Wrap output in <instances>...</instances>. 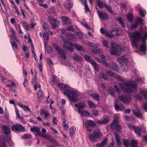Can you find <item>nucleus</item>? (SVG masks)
<instances>
[{"label": "nucleus", "instance_id": "a19ab883", "mask_svg": "<svg viewBox=\"0 0 147 147\" xmlns=\"http://www.w3.org/2000/svg\"><path fill=\"white\" fill-rule=\"evenodd\" d=\"M104 6L105 7L106 9L111 14H113L114 13V12L112 9L111 7L108 6L105 3L104 4Z\"/></svg>", "mask_w": 147, "mask_h": 147}, {"label": "nucleus", "instance_id": "e2e57ef3", "mask_svg": "<svg viewBox=\"0 0 147 147\" xmlns=\"http://www.w3.org/2000/svg\"><path fill=\"white\" fill-rule=\"evenodd\" d=\"M23 27L24 28L27 30H29V26L27 23L26 22H25L23 23Z\"/></svg>", "mask_w": 147, "mask_h": 147}, {"label": "nucleus", "instance_id": "b1692460", "mask_svg": "<svg viewBox=\"0 0 147 147\" xmlns=\"http://www.w3.org/2000/svg\"><path fill=\"white\" fill-rule=\"evenodd\" d=\"M63 22L65 25L69 24L71 23V20L69 19V17L63 16L62 18Z\"/></svg>", "mask_w": 147, "mask_h": 147}, {"label": "nucleus", "instance_id": "e433bc0d", "mask_svg": "<svg viewBox=\"0 0 147 147\" xmlns=\"http://www.w3.org/2000/svg\"><path fill=\"white\" fill-rule=\"evenodd\" d=\"M18 105L21 108H22L24 111H28L29 112H31L30 109L28 107H27L25 105H23L21 104H19Z\"/></svg>", "mask_w": 147, "mask_h": 147}, {"label": "nucleus", "instance_id": "5701e85b", "mask_svg": "<svg viewBox=\"0 0 147 147\" xmlns=\"http://www.w3.org/2000/svg\"><path fill=\"white\" fill-rule=\"evenodd\" d=\"M132 112L138 118L141 119H142V115L140 113L139 109H138L136 110H133L132 111Z\"/></svg>", "mask_w": 147, "mask_h": 147}, {"label": "nucleus", "instance_id": "680f3d73", "mask_svg": "<svg viewBox=\"0 0 147 147\" xmlns=\"http://www.w3.org/2000/svg\"><path fill=\"white\" fill-rule=\"evenodd\" d=\"M114 135L115 136L116 142L120 141L119 136L116 134H115Z\"/></svg>", "mask_w": 147, "mask_h": 147}, {"label": "nucleus", "instance_id": "37998d69", "mask_svg": "<svg viewBox=\"0 0 147 147\" xmlns=\"http://www.w3.org/2000/svg\"><path fill=\"white\" fill-rule=\"evenodd\" d=\"M83 4L85 7V12H86L88 11L90 12V10L89 8V7L87 4V1L86 0H85L84 3H83Z\"/></svg>", "mask_w": 147, "mask_h": 147}, {"label": "nucleus", "instance_id": "f257e3e1", "mask_svg": "<svg viewBox=\"0 0 147 147\" xmlns=\"http://www.w3.org/2000/svg\"><path fill=\"white\" fill-rule=\"evenodd\" d=\"M140 32L135 31L130 35V41L134 48L137 49L139 51L144 54L147 51V46L146 40H147V31L140 29Z\"/></svg>", "mask_w": 147, "mask_h": 147}, {"label": "nucleus", "instance_id": "9b49d317", "mask_svg": "<svg viewBox=\"0 0 147 147\" xmlns=\"http://www.w3.org/2000/svg\"><path fill=\"white\" fill-rule=\"evenodd\" d=\"M96 125V123L91 120H87L85 123L86 127L88 131L90 132H91L92 129V128L91 127L95 126Z\"/></svg>", "mask_w": 147, "mask_h": 147}, {"label": "nucleus", "instance_id": "2f4dec72", "mask_svg": "<svg viewBox=\"0 0 147 147\" xmlns=\"http://www.w3.org/2000/svg\"><path fill=\"white\" fill-rule=\"evenodd\" d=\"M135 133H136L139 136H140L141 134V129L138 126H136L134 130Z\"/></svg>", "mask_w": 147, "mask_h": 147}, {"label": "nucleus", "instance_id": "6e6552de", "mask_svg": "<svg viewBox=\"0 0 147 147\" xmlns=\"http://www.w3.org/2000/svg\"><path fill=\"white\" fill-rule=\"evenodd\" d=\"M117 60L120 63L122 64L123 63H125V65H123L122 68L123 71L125 72L127 71L128 69L126 64V62L128 61V59L125 57V56L123 55L119 57H118L117 59Z\"/></svg>", "mask_w": 147, "mask_h": 147}, {"label": "nucleus", "instance_id": "bf43d9fd", "mask_svg": "<svg viewBox=\"0 0 147 147\" xmlns=\"http://www.w3.org/2000/svg\"><path fill=\"white\" fill-rule=\"evenodd\" d=\"M138 25V23L137 22H134V24H132L131 26L132 29L136 28Z\"/></svg>", "mask_w": 147, "mask_h": 147}, {"label": "nucleus", "instance_id": "20e7f679", "mask_svg": "<svg viewBox=\"0 0 147 147\" xmlns=\"http://www.w3.org/2000/svg\"><path fill=\"white\" fill-rule=\"evenodd\" d=\"M63 46L66 50L70 52H72L74 51V49L73 47H75L78 51L83 52L85 51L82 46L79 45H78L76 43H71L67 40L64 41Z\"/></svg>", "mask_w": 147, "mask_h": 147}, {"label": "nucleus", "instance_id": "9d476101", "mask_svg": "<svg viewBox=\"0 0 147 147\" xmlns=\"http://www.w3.org/2000/svg\"><path fill=\"white\" fill-rule=\"evenodd\" d=\"M114 86L115 88L111 87H110L108 89V91L109 94L115 98L116 96L115 92H117L119 94H120L121 91L117 85H114Z\"/></svg>", "mask_w": 147, "mask_h": 147}, {"label": "nucleus", "instance_id": "bb28decb", "mask_svg": "<svg viewBox=\"0 0 147 147\" xmlns=\"http://www.w3.org/2000/svg\"><path fill=\"white\" fill-rule=\"evenodd\" d=\"M37 98L39 100L40 98H43V96H44V94L42 90H40L37 91Z\"/></svg>", "mask_w": 147, "mask_h": 147}, {"label": "nucleus", "instance_id": "c85d7f7f", "mask_svg": "<svg viewBox=\"0 0 147 147\" xmlns=\"http://www.w3.org/2000/svg\"><path fill=\"white\" fill-rule=\"evenodd\" d=\"M48 140L50 142L54 144L56 146L59 147V146H61L57 142L55 139L53 138L52 136H50Z\"/></svg>", "mask_w": 147, "mask_h": 147}, {"label": "nucleus", "instance_id": "052dcab7", "mask_svg": "<svg viewBox=\"0 0 147 147\" xmlns=\"http://www.w3.org/2000/svg\"><path fill=\"white\" fill-rule=\"evenodd\" d=\"M138 10L139 11V12L140 15L142 16H144V11L143 10H142L141 7H139L138 8Z\"/></svg>", "mask_w": 147, "mask_h": 147}, {"label": "nucleus", "instance_id": "774afa93", "mask_svg": "<svg viewBox=\"0 0 147 147\" xmlns=\"http://www.w3.org/2000/svg\"><path fill=\"white\" fill-rule=\"evenodd\" d=\"M143 108L145 111L147 112V102L144 104L143 105Z\"/></svg>", "mask_w": 147, "mask_h": 147}, {"label": "nucleus", "instance_id": "de8ad7c7", "mask_svg": "<svg viewBox=\"0 0 147 147\" xmlns=\"http://www.w3.org/2000/svg\"><path fill=\"white\" fill-rule=\"evenodd\" d=\"M141 93L144 96L145 99L147 100V90H142L141 91Z\"/></svg>", "mask_w": 147, "mask_h": 147}, {"label": "nucleus", "instance_id": "1a4fd4ad", "mask_svg": "<svg viewBox=\"0 0 147 147\" xmlns=\"http://www.w3.org/2000/svg\"><path fill=\"white\" fill-rule=\"evenodd\" d=\"M11 129L13 131L18 133L24 132L26 131L25 127L20 124L13 125L11 127Z\"/></svg>", "mask_w": 147, "mask_h": 147}, {"label": "nucleus", "instance_id": "c756f323", "mask_svg": "<svg viewBox=\"0 0 147 147\" xmlns=\"http://www.w3.org/2000/svg\"><path fill=\"white\" fill-rule=\"evenodd\" d=\"M110 69L117 72L119 71L117 65L115 63H111Z\"/></svg>", "mask_w": 147, "mask_h": 147}, {"label": "nucleus", "instance_id": "6e6d98bb", "mask_svg": "<svg viewBox=\"0 0 147 147\" xmlns=\"http://www.w3.org/2000/svg\"><path fill=\"white\" fill-rule=\"evenodd\" d=\"M88 105L90 108L94 107L95 106V105L90 100H88Z\"/></svg>", "mask_w": 147, "mask_h": 147}, {"label": "nucleus", "instance_id": "4c0bfd02", "mask_svg": "<svg viewBox=\"0 0 147 147\" xmlns=\"http://www.w3.org/2000/svg\"><path fill=\"white\" fill-rule=\"evenodd\" d=\"M105 3H103L100 0H98L97 1V5L98 6L100 9H102L104 6V4Z\"/></svg>", "mask_w": 147, "mask_h": 147}, {"label": "nucleus", "instance_id": "49530a36", "mask_svg": "<svg viewBox=\"0 0 147 147\" xmlns=\"http://www.w3.org/2000/svg\"><path fill=\"white\" fill-rule=\"evenodd\" d=\"M117 20L118 21L119 24L121 25L122 28H124L125 26L124 23V21L123 19L121 17H120L117 19Z\"/></svg>", "mask_w": 147, "mask_h": 147}, {"label": "nucleus", "instance_id": "8fccbe9b", "mask_svg": "<svg viewBox=\"0 0 147 147\" xmlns=\"http://www.w3.org/2000/svg\"><path fill=\"white\" fill-rule=\"evenodd\" d=\"M127 19L129 22H132L133 20V16L131 13L128 14L127 16Z\"/></svg>", "mask_w": 147, "mask_h": 147}, {"label": "nucleus", "instance_id": "338daca9", "mask_svg": "<svg viewBox=\"0 0 147 147\" xmlns=\"http://www.w3.org/2000/svg\"><path fill=\"white\" fill-rule=\"evenodd\" d=\"M1 80L3 82H4L5 83H7L8 81L7 79L4 76H3L1 77Z\"/></svg>", "mask_w": 147, "mask_h": 147}, {"label": "nucleus", "instance_id": "603ef678", "mask_svg": "<svg viewBox=\"0 0 147 147\" xmlns=\"http://www.w3.org/2000/svg\"><path fill=\"white\" fill-rule=\"evenodd\" d=\"M15 109L16 114V118H19V119H21V118L20 116V114L19 113L18 110L16 107H15Z\"/></svg>", "mask_w": 147, "mask_h": 147}, {"label": "nucleus", "instance_id": "423d86ee", "mask_svg": "<svg viewBox=\"0 0 147 147\" xmlns=\"http://www.w3.org/2000/svg\"><path fill=\"white\" fill-rule=\"evenodd\" d=\"M102 136V133L98 129H95L93 131V133L89 134L88 137L89 140L92 142H96Z\"/></svg>", "mask_w": 147, "mask_h": 147}, {"label": "nucleus", "instance_id": "a878e982", "mask_svg": "<svg viewBox=\"0 0 147 147\" xmlns=\"http://www.w3.org/2000/svg\"><path fill=\"white\" fill-rule=\"evenodd\" d=\"M73 6V3L69 0L67 1L66 2L65 5V8L69 10L71 9Z\"/></svg>", "mask_w": 147, "mask_h": 147}, {"label": "nucleus", "instance_id": "c9c22d12", "mask_svg": "<svg viewBox=\"0 0 147 147\" xmlns=\"http://www.w3.org/2000/svg\"><path fill=\"white\" fill-rule=\"evenodd\" d=\"M43 36L44 40V42L45 45L46 42H48L49 39V35L47 32H44L43 34Z\"/></svg>", "mask_w": 147, "mask_h": 147}, {"label": "nucleus", "instance_id": "7ed1b4c3", "mask_svg": "<svg viewBox=\"0 0 147 147\" xmlns=\"http://www.w3.org/2000/svg\"><path fill=\"white\" fill-rule=\"evenodd\" d=\"M118 79L122 83H119L120 86L122 89L125 92L127 93H132L133 92V90H137L138 88L136 82L132 81H124L123 78L119 77Z\"/></svg>", "mask_w": 147, "mask_h": 147}, {"label": "nucleus", "instance_id": "c03bdc74", "mask_svg": "<svg viewBox=\"0 0 147 147\" xmlns=\"http://www.w3.org/2000/svg\"><path fill=\"white\" fill-rule=\"evenodd\" d=\"M107 73L108 75H109L110 76L112 77L113 78H115L116 77V74L114 73L111 70H108L107 72Z\"/></svg>", "mask_w": 147, "mask_h": 147}, {"label": "nucleus", "instance_id": "ea45409f", "mask_svg": "<svg viewBox=\"0 0 147 147\" xmlns=\"http://www.w3.org/2000/svg\"><path fill=\"white\" fill-rule=\"evenodd\" d=\"M73 58L76 61H81L82 59V57L78 55L73 57Z\"/></svg>", "mask_w": 147, "mask_h": 147}, {"label": "nucleus", "instance_id": "39448f33", "mask_svg": "<svg viewBox=\"0 0 147 147\" xmlns=\"http://www.w3.org/2000/svg\"><path fill=\"white\" fill-rule=\"evenodd\" d=\"M111 49L110 52L111 55H118L124 51L122 47L113 42H111Z\"/></svg>", "mask_w": 147, "mask_h": 147}, {"label": "nucleus", "instance_id": "864d4df0", "mask_svg": "<svg viewBox=\"0 0 147 147\" xmlns=\"http://www.w3.org/2000/svg\"><path fill=\"white\" fill-rule=\"evenodd\" d=\"M60 109L61 111V113H62V115L63 116H64L65 115V113L66 111L64 107L63 106H61L60 107Z\"/></svg>", "mask_w": 147, "mask_h": 147}, {"label": "nucleus", "instance_id": "cd10ccee", "mask_svg": "<svg viewBox=\"0 0 147 147\" xmlns=\"http://www.w3.org/2000/svg\"><path fill=\"white\" fill-rule=\"evenodd\" d=\"M108 142L107 138H105L102 141L101 143H97L96 144V146L99 147H104Z\"/></svg>", "mask_w": 147, "mask_h": 147}, {"label": "nucleus", "instance_id": "393cba45", "mask_svg": "<svg viewBox=\"0 0 147 147\" xmlns=\"http://www.w3.org/2000/svg\"><path fill=\"white\" fill-rule=\"evenodd\" d=\"M74 106L78 109H83L86 107V105L85 103L80 102L79 103L78 105L75 104Z\"/></svg>", "mask_w": 147, "mask_h": 147}, {"label": "nucleus", "instance_id": "79ce46f5", "mask_svg": "<svg viewBox=\"0 0 147 147\" xmlns=\"http://www.w3.org/2000/svg\"><path fill=\"white\" fill-rule=\"evenodd\" d=\"M102 44L103 46L105 47L108 48L110 47L109 42L106 40H103Z\"/></svg>", "mask_w": 147, "mask_h": 147}, {"label": "nucleus", "instance_id": "412c9836", "mask_svg": "<svg viewBox=\"0 0 147 147\" xmlns=\"http://www.w3.org/2000/svg\"><path fill=\"white\" fill-rule=\"evenodd\" d=\"M40 114L41 115H45V118L46 119H48V118L49 117L50 114L49 111L47 110H45L43 109H41L40 110Z\"/></svg>", "mask_w": 147, "mask_h": 147}, {"label": "nucleus", "instance_id": "09e8293b", "mask_svg": "<svg viewBox=\"0 0 147 147\" xmlns=\"http://www.w3.org/2000/svg\"><path fill=\"white\" fill-rule=\"evenodd\" d=\"M31 136L30 134H25L22 136V138L25 139H29L31 138Z\"/></svg>", "mask_w": 147, "mask_h": 147}, {"label": "nucleus", "instance_id": "4468645a", "mask_svg": "<svg viewBox=\"0 0 147 147\" xmlns=\"http://www.w3.org/2000/svg\"><path fill=\"white\" fill-rule=\"evenodd\" d=\"M114 107L116 111H117L123 110L124 109V107L118 100H115V101Z\"/></svg>", "mask_w": 147, "mask_h": 147}, {"label": "nucleus", "instance_id": "aec40b11", "mask_svg": "<svg viewBox=\"0 0 147 147\" xmlns=\"http://www.w3.org/2000/svg\"><path fill=\"white\" fill-rule=\"evenodd\" d=\"M2 132L5 135L8 136L11 132L9 127L4 125L1 127Z\"/></svg>", "mask_w": 147, "mask_h": 147}, {"label": "nucleus", "instance_id": "f3484780", "mask_svg": "<svg viewBox=\"0 0 147 147\" xmlns=\"http://www.w3.org/2000/svg\"><path fill=\"white\" fill-rule=\"evenodd\" d=\"M50 24L52 26L53 28H55L57 27L56 23H59L60 22L59 21L57 20V19L54 18L53 17L49 18V19Z\"/></svg>", "mask_w": 147, "mask_h": 147}, {"label": "nucleus", "instance_id": "f8f14e48", "mask_svg": "<svg viewBox=\"0 0 147 147\" xmlns=\"http://www.w3.org/2000/svg\"><path fill=\"white\" fill-rule=\"evenodd\" d=\"M53 46L58 53L61 55L62 57L65 59H66V55L65 52L62 49L59 47L56 44H53Z\"/></svg>", "mask_w": 147, "mask_h": 147}, {"label": "nucleus", "instance_id": "5fc2aeb1", "mask_svg": "<svg viewBox=\"0 0 147 147\" xmlns=\"http://www.w3.org/2000/svg\"><path fill=\"white\" fill-rule=\"evenodd\" d=\"M89 115V113L86 110H83L82 111V116L86 117L88 116Z\"/></svg>", "mask_w": 147, "mask_h": 147}, {"label": "nucleus", "instance_id": "a211bd4d", "mask_svg": "<svg viewBox=\"0 0 147 147\" xmlns=\"http://www.w3.org/2000/svg\"><path fill=\"white\" fill-rule=\"evenodd\" d=\"M118 35V31L114 30L113 29H112L110 31H109L108 33L106 34V36L110 38H112L113 36Z\"/></svg>", "mask_w": 147, "mask_h": 147}, {"label": "nucleus", "instance_id": "6ab92c4d", "mask_svg": "<svg viewBox=\"0 0 147 147\" xmlns=\"http://www.w3.org/2000/svg\"><path fill=\"white\" fill-rule=\"evenodd\" d=\"M109 117L107 116H104L102 118V120L100 121L97 120L96 121V123L98 124H104L107 123L109 122Z\"/></svg>", "mask_w": 147, "mask_h": 147}, {"label": "nucleus", "instance_id": "f704fd0d", "mask_svg": "<svg viewBox=\"0 0 147 147\" xmlns=\"http://www.w3.org/2000/svg\"><path fill=\"white\" fill-rule=\"evenodd\" d=\"M138 143L134 140H132L130 142L131 147H138Z\"/></svg>", "mask_w": 147, "mask_h": 147}, {"label": "nucleus", "instance_id": "f03ea898", "mask_svg": "<svg viewBox=\"0 0 147 147\" xmlns=\"http://www.w3.org/2000/svg\"><path fill=\"white\" fill-rule=\"evenodd\" d=\"M57 85L61 89L64 91L63 94L68 97L70 101L75 102L78 101V98H76V92L71 91V87L68 85L61 83H57Z\"/></svg>", "mask_w": 147, "mask_h": 147}, {"label": "nucleus", "instance_id": "473e14b6", "mask_svg": "<svg viewBox=\"0 0 147 147\" xmlns=\"http://www.w3.org/2000/svg\"><path fill=\"white\" fill-rule=\"evenodd\" d=\"M91 64L93 66L94 69L95 70L97 71H99V66L95 61H92Z\"/></svg>", "mask_w": 147, "mask_h": 147}, {"label": "nucleus", "instance_id": "3c124183", "mask_svg": "<svg viewBox=\"0 0 147 147\" xmlns=\"http://www.w3.org/2000/svg\"><path fill=\"white\" fill-rule=\"evenodd\" d=\"M123 145L125 147H127L128 146H130V144L128 141H127L125 139L123 140Z\"/></svg>", "mask_w": 147, "mask_h": 147}, {"label": "nucleus", "instance_id": "a18cd8bd", "mask_svg": "<svg viewBox=\"0 0 147 147\" xmlns=\"http://www.w3.org/2000/svg\"><path fill=\"white\" fill-rule=\"evenodd\" d=\"M84 57L86 61L90 62L91 63L92 61H94V60L92 59L90 56L88 55H84Z\"/></svg>", "mask_w": 147, "mask_h": 147}, {"label": "nucleus", "instance_id": "0eeeda50", "mask_svg": "<svg viewBox=\"0 0 147 147\" xmlns=\"http://www.w3.org/2000/svg\"><path fill=\"white\" fill-rule=\"evenodd\" d=\"M110 127L112 131L115 130L116 131L121 133L122 131V127L118 124V121L114 119L110 125Z\"/></svg>", "mask_w": 147, "mask_h": 147}, {"label": "nucleus", "instance_id": "4be33fe9", "mask_svg": "<svg viewBox=\"0 0 147 147\" xmlns=\"http://www.w3.org/2000/svg\"><path fill=\"white\" fill-rule=\"evenodd\" d=\"M0 147H6V139L4 135L0 137Z\"/></svg>", "mask_w": 147, "mask_h": 147}, {"label": "nucleus", "instance_id": "0e129e2a", "mask_svg": "<svg viewBox=\"0 0 147 147\" xmlns=\"http://www.w3.org/2000/svg\"><path fill=\"white\" fill-rule=\"evenodd\" d=\"M127 126L130 129H132L134 130V128L136 127V126H135L131 124L130 123H128L127 125Z\"/></svg>", "mask_w": 147, "mask_h": 147}, {"label": "nucleus", "instance_id": "72a5a7b5", "mask_svg": "<svg viewBox=\"0 0 147 147\" xmlns=\"http://www.w3.org/2000/svg\"><path fill=\"white\" fill-rule=\"evenodd\" d=\"M90 95L93 98L94 100L97 101H98L100 99V97L98 94L93 93L91 94Z\"/></svg>", "mask_w": 147, "mask_h": 147}, {"label": "nucleus", "instance_id": "dca6fc26", "mask_svg": "<svg viewBox=\"0 0 147 147\" xmlns=\"http://www.w3.org/2000/svg\"><path fill=\"white\" fill-rule=\"evenodd\" d=\"M119 99L126 104L128 105L131 101V96L125 97L121 96L119 97Z\"/></svg>", "mask_w": 147, "mask_h": 147}, {"label": "nucleus", "instance_id": "ddd939ff", "mask_svg": "<svg viewBox=\"0 0 147 147\" xmlns=\"http://www.w3.org/2000/svg\"><path fill=\"white\" fill-rule=\"evenodd\" d=\"M97 13L100 19L105 21L108 20L109 19V14L108 13L105 12H101L99 10H98Z\"/></svg>", "mask_w": 147, "mask_h": 147}, {"label": "nucleus", "instance_id": "7c9ffc66", "mask_svg": "<svg viewBox=\"0 0 147 147\" xmlns=\"http://www.w3.org/2000/svg\"><path fill=\"white\" fill-rule=\"evenodd\" d=\"M30 130L32 132H36L37 135H39L40 134V131L38 127H37L36 126L30 128Z\"/></svg>", "mask_w": 147, "mask_h": 147}, {"label": "nucleus", "instance_id": "69168bd1", "mask_svg": "<svg viewBox=\"0 0 147 147\" xmlns=\"http://www.w3.org/2000/svg\"><path fill=\"white\" fill-rule=\"evenodd\" d=\"M77 35L78 36L79 38L80 39H82L83 37V35L82 33L79 32H76Z\"/></svg>", "mask_w": 147, "mask_h": 147}, {"label": "nucleus", "instance_id": "2eb2a0df", "mask_svg": "<svg viewBox=\"0 0 147 147\" xmlns=\"http://www.w3.org/2000/svg\"><path fill=\"white\" fill-rule=\"evenodd\" d=\"M11 31L12 34V36L13 38L14 41L17 40V37L16 34L14 30L13 29H12ZM11 43L13 47H15L16 49H18V46L15 41L11 42Z\"/></svg>", "mask_w": 147, "mask_h": 147}, {"label": "nucleus", "instance_id": "4d7b16f0", "mask_svg": "<svg viewBox=\"0 0 147 147\" xmlns=\"http://www.w3.org/2000/svg\"><path fill=\"white\" fill-rule=\"evenodd\" d=\"M75 127H70V131L69 134L71 136H72L74 134V133L75 132V130L74 129Z\"/></svg>", "mask_w": 147, "mask_h": 147}, {"label": "nucleus", "instance_id": "58836bf2", "mask_svg": "<svg viewBox=\"0 0 147 147\" xmlns=\"http://www.w3.org/2000/svg\"><path fill=\"white\" fill-rule=\"evenodd\" d=\"M66 36L68 39L73 41V39L75 37V36L73 34L68 33L66 34Z\"/></svg>", "mask_w": 147, "mask_h": 147}, {"label": "nucleus", "instance_id": "13d9d810", "mask_svg": "<svg viewBox=\"0 0 147 147\" xmlns=\"http://www.w3.org/2000/svg\"><path fill=\"white\" fill-rule=\"evenodd\" d=\"M36 76H34L33 78H32L31 80L32 84L33 85L36 84V82H38L36 80Z\"/></svg>", "mask_w": 147, "mask_h": 147}]
</instances>
